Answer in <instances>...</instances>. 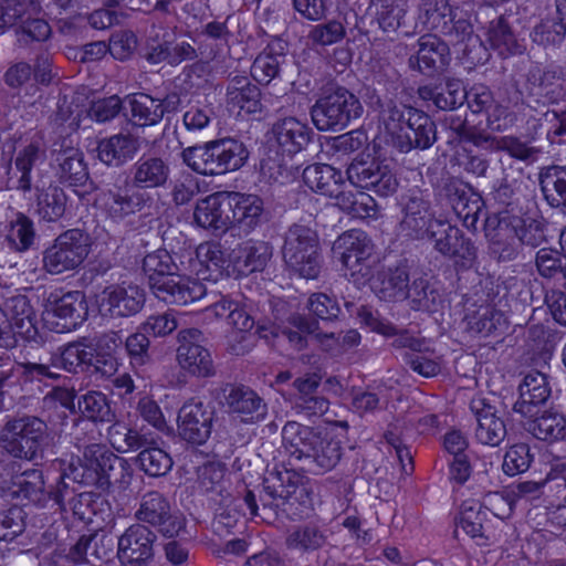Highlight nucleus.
Wrapping results in <instances>:
<instances>
[{
  "label": "nucleus",
  "instance_id": "obj_24",
  "mask_svg": "<svg viewBox=\"0 0 566 566\" xmlns=\"http://www.w3.org/2000/svg\"><path fill=\"white\" fill-rule=\"evenodd\" d=\"M145 293L137 285H111L102 293L101 307H106L111 316L128 317L144 306Z\"/></svg>",
  "mask_w": 566,
  "mask_h": 566
},
{
  "label": "nucleus",
  "instance_id": "obj_38",
  "mask_svg": "<svg viewBox=\"0 0 566 566\" xmlns=\"http://www.w3.org/2000/svg\"><path fill=\"white\" fill-rule=\"evenodd\" d=\"M108 542L105 535L97 532L82 534L69 549L66 558L74 564H96L109 555Z\"/></svg>",
  "mask_w": 566,
  "mask_h": 566
},
{
  "label": "nucleus",
  "instance_id": "obj_12",
  "mask_svg": "<svg viewBox=\"0 0 566 566\" xmlns=\"http://www.w3.org/2000/svg\"><path fill=\"white\" fill-rule=\"evenodd\" d=\"M434 193L437 201L450 207L467 229H476L484 202L469 184L459 178L448 177L441 180Z\"/></svg>",
  "mask_w": 566,
  "mask_h": 566
},
{
  "label": "nucleus",
  "instance_id": "obj_41",
  "mask_svg": "<svg viewBox=\"0 0 566 566\" xmlns=\"http://www.w3.org/2000/svg\"><path fill=\"white\" fill-rule=\"evenodd\" d=\"M303 180L313 191L327 197H333L344 185L342 171L327 164L307 166L303 171Z\"/></svg>",
  "mask_w": 566,
  "mask_h": 566
},
{
  "label": "nucleus",
  "instance_id": "obj_55",
  "mask_svg": "<svg viewBox=\"0 0 566 566\" xmlns=\"http://www.w3.org/2000/svg\"><path fill=\"white\" fill-rule=\"evenodd\" d=\"M77 408L83 417L92 421L111 422L115 417L106 396L99 391H88L80 396Z\"/></svg>",
  "mask_w": 566,
  "mask_h": 566
},
{
  "label": "nucleus",
  "instance_id": "obj_1",
  "mask_svg": "<svg viewBox=\"0 0 566 566\" xmlns=\"http://www.w3.org/2000/svg\"><path fill=\"white\" fill-rule=\"evenodd\" d=\"M122 344L117 332H107L95 338L81 337L56 348L51 365L71 374L87 371L111 377L117 371L116 352Z\"/></svg>",
  "mask_w": 566,
  "mask_h": 566
},
{
  "label": "nucleus",
  "instance_id": "obj_3",
  "mask_svg": "<svg viewBox=\"0 0 566 566\" xmlns=\"http://www.w3.org/2000/svg\"><path fill=\"white\" fill-rule=\"evenodd\" d=\"M282 441L290 455V464L314 474L332 470L342 457L339 441L296 421L285 423Z\"/></svg>",
  "mask_w": 566,
  "mask_h": 566
},
{
  "label": "nucleus",
  "instance_id": "obj_45",
  "mask_svg": "<svg viewBox=\"0 0 566 566\" xmlns=\"http://www.w3.org/2000/svg\"><path fill=\"white\" fill-rule=\"evenodd\" d=\"M528 81L553 103L566 96V73L560 67H536L530 72Z\"/></svg>",
  "mask_w": 566,
  "mask_h": 566
},
{
  "label": "nucleus",
  "instance_id": "obj_58",
  "mask_svg": "<svg viewBox=\"0 0 566 566\" xmlns=\"http://www.w3.org/2000/svg\"><path fill=\"white\" fill-rule=\"evenodd\" d=\"M493 150L506 151L512 158L524 163L525 165L534 164L541 149L521 140L515 136H503L493 142Z\"/></svg>",
  "mask_w": 566,
  "mask_h": 566
},
{
  "label": "nucleus",
  "instance_id": "obj_32",
  "mask_svg": "<svg viewBox=\"0 0 566 566\" xmlns=\"http://www.w3.org/2000/svg\"><path fill=\"white\" fill-rule=\"evenodd\" d=\"M4 306L11 323L13 337L35 342L39 336L36 314L25 295H14L6 300Z\"/></svg>",
  "mask_w": 566,
  "mask_h": 566
},
{
  "label": "nucleus",
  "instance_id": "obj_48",
  "mask_svg": "<svg viewBox=\"0 0 566 566\" xmlns=\"http://www.w3.org/2000/svg\"><path fill=\"white\" fill-rule=\"evenodd\" d=\"M177 359L182 369L197 377L213 375L211 355L199 344H186L177 349Z\"/></svg>",
  "mask_w": 566,
  "mask_h": 566
},
{
  "label": "nucleus",
  "instance_id": "obj_61",
  "mask_svg": "<svg viewBox=\"0 0 566 566\" xmlns=\"http://www.w3.org/2000/svg\"><path fill=\"white\" fill-rule=\"evenodd\" d=\"M490 511L480 503H464L458 528H462L471 537H482L484 522Z\"/></svg>",
  "mask_w": 566,
  "mask_h": 566
},
{
  "label": "nucleus",
  "instance_id": "obj_47",
  "mask_svg": "<svg viewBox=\"0 0 566 566\" xmlns=\"http://www.w3.org/2000/svg\"><path fill=\"white\" fill-rule=\"evenodd\" d=\"M327 542L326 530L307 523L298 525L289 532L285 545L291 551L300 553L314 552L322 548Z\"/></svg>",
  "mask_w": 566,
  "mask_h": 566
},
{
  "label": "nucleus",
  "instance_id": "obj_18",
  "mask_svg": "<svg viewBox=\"0 0 566 566\" xmlns=\"http://www.w3.org/2000/svg\"><path fill=\"white\" fill-rule=\"evenodd\" d=\"M213 418V408L201 401L186 402L178 413L180 438L189 443L203 444L211 434Z\"/></svg>",
  "mask_w": 566,
  "mask_h": 566
},
{
  "label": "nucleus",
  "instance_id": "obj_5",
  "mask_svg": "<svg viewBox=\"0 0 566 566\" xmlns=\"http://www.w3.org/2000/svg\"><path fill=\"white\" fill-rule=\"evenodd\" d=\"M143 271L151 293L169 305H188L201 300L207 289L199 280L179 274V265L165 249L148 253Z\"/></svg>",
  "mask_w": 566,
  "mask_h": 566
},
{
  "label": "nucleus",
  "instance_id": "obj_46",
  "mask_svg": "<svg viewBox=\"0 0 566 566\" xmlns=\"http://www.w3.org/2000/svg\"><path fill=\"white\" fill-rule=\"evenodd\" d=\"M273 248L265 241H248L235 252L234 263L242 273L262 271L272 258Z\"/></svg>",
  "mask_w": 566,
  "mask_h": 566
},
{
  "label": "nucleus",
  "instance_id": "obj_64",
  "mask_svg": "<svg viewBox=\"0 0 566 566\" xmlns=\"http://www.w3.org/2000/svg\"><path fill=\"white\" fill-rule=\"evenodd\" d=\"M379 8L376 12V19L379 28L387 33L396 32L401 20L406 15V10L397 0H378Z\"/></svg>",
  "mask_w": 566,
  "mask_h": 566
},
{
  "label": "nucleus",
  "instance_id": "obj_4",
  "mask_svg": "<svg viewBox=\"0 0 566 566\" xmlns=\"http://www.w3.org/2000/svg\"><path fill=\"white\" fill-rule=\"evenodd\" d=\"M375 104L381 108L382 123L399 153L427 150L437 142V125L426 112L391 99L384 103L379 94Z\"/></svg>",
  "mask_w": 566,
  "mask_h": 566
},
{
  "label": "nucleus",
  "instance_id": "obj_16",
  "mask_svg": "<svg viewBox=\"0 0 566 566\" xmlns=\"http://www.w3.org/2000/svg\"><path fill=\"white\" fill-rule=\"evenodd\" d=\"M45 312L48 317L52 315L57 319L56 322L45 319L51 329L65 333L75 329L87 318L88 306L81 291H71L61 296L52 293L46 300Z\"/></svg>",
  "mask_w": 566,
  "mask_h": 566
},
{
  "label": "nucleus",
  "instance_id": "obj_6",
  "mask_svg": "<svg viewBox=\"0 0 566 566\" xmlns=\"http://www.w3.org/2000/svg\"><path fill=\"white\" fill-rule=\"evenodd\" d=\"M249 157L242 142L222 138L202 146L187 147L181 153L182 163L203 176H218L241 168Z\"/></svg>",
  "mask_w": 566,
  "mask_h": 566
},
{
  "label": "nucleus",
  "instance_id": "obj_11",
  "mask_svg": "<svg viewBox=\"0 0 566 566\" xmlns=\"http://www.w3.org/2000/svg\"><path fill=\"white\" fill-rule=\"evenodd\" d=\"M88 237L82 230H67L43 252V268L55 275L73 271L88 255Z\"/></svg>",
  "mask_w": 566,
  "mask_h": 566
},
{
  "label": "nucleus",
  "instance_id": "obj_53",
  "mask_svg": "<svg viewBox=\"0 0 566 566\" xmlns=\"http://www.w3.org/2000/svg\"><path fill=\"white\" fill-rule=\"evenodd\" d=\"M12 494L30 500L33 503H44L46 491L43 473L40 470H27L13 479Z\"/></svg>",
  "mask_w": 566,
  "mask_h": 566
},
{
  "label": "nucleus",
  "instance_id": "obj_57",
  "mask_svg": "<svg viewBox=\"0 0 566 566\" xmlns=\"http://www.w3.org/2000/svg\"><path fill=\"white\" fill-rule=\"evenodd\" d=\"M462 232L444 220L434 221L424 238L434 243V249L444 256L454 253V247Z\"/></svg>",
  "mask_w": 566,
  "mask_h": 566
},
{
  "label": "nucleus",
  "instance_id": "obj_29",
  "mask_svg": "<svg viewBox=\"0 0 566 566\" xmlns=\"http://www.w3.org/2000/svg\"><path fill=\"white\" fill-rule=\"evenodd\" d=\"M484 231L491 254L499 262L513 261L517 258L520 244L512 235L507 222L501 217V213L490 214L485 219Z\"/></svg>",
  "mask_w": 566,
  "mask_h": 566
},
{
  "label": "nucleus",
  "instance_id": "obj_42",
  "mask_svg": "<svg viewBox=\"0 0 566 566\" xmlns=\"http://www.w3.org/2000/svg\"><path fill=\"white\" fill-rule=\"evenodd\" d=\"M538 182L542 193L551 207H566V167L551 165L541 168Z\"/></svg>",
  "mask_w": 566,
  "mask_h": 566
},
{
  "label": "nucleus",
  "instance_id": "obj_22",
  "mask_svg": "<svg viewBox=\"0 0 566 566\" xmlns=\"http://www.w3.org/2000/svg\"><path fill=\"white\" fill-rule=\"evenodd\" d=\"M430 200L420 191L408 197L403 207V218L400 222L401 231L413 239H424L434 221Z\"/></svg>",
  "mask_w": 566,
  "mask_h": 566
},
{
  "label": "nucleus",
  "instance_id": "obj_8",
  "mask_svg": "<svg viewBox=\"0 0 566 566\" xmlns=\"http://www.w3.org/2000/svg\"><path fill=\"white\" fill-rule=\"evenodd\" d=\"M282 258L287 269L300 277L316 280L323 265L317 232L301 223L290 226L284 234Z\"/></svg>",
  "mask_w": 566,
  "mask_h": 566
},
{
  "label": "nucleus",
  "instance_id": "obj_7",
  "mask_svg": "<svg viewBox=\"0 0 566 566\" xmlns=\"http://www.w3.org/2000/svg\"><path fill=\"white\" fill-rule=\"evenodd\" d=\"M49 442L48 424L34 416L12 418L0 430V450L17 459L42 460Z\"/></svg>",
  "mask_w": 566,
  "mask_h": 566
},
{
  "label": "nucleus",
  "instance_id": "obj_31",
  "mask_svg": "<svg viewBox=\"0 0 566 566\" xmlns=\"http://www.w3.org/2000/svg\"><path fill=\"white\" fill-rule=\"evenodd\" d=\"M274 139L282 153L295 155L310 145L314 133L306 124L296 117H285L272 126Z\"/></svg>",
  "mask_w": 566,
  "mask_h": 566
},
{
  "label": "nucleus",
  "instance_id": "obj_39",
  "mask_svg": "<svg viewBox=\"0 0 566 566\" xmlns=\"http://www.w3.org/2000/svg\"><path fill=\"white\" fill-rule=\"evenodd\" d=\"M418 96L422 101H432L436 107L441 111H452L464 103L467 90L460 80L448 78L441 87L420 86Z\"/></svg>",
  "mask_w": 566,
  "mask_h": 566
},
{
  "label": "nucleus",
  "instance_id": "obj_14",
  "mask_svg": "<svg viewBox=\"0 0 566 566\" xmlns=\"http://www.w3.org/2000/svg\"><path fill=\"white\" fill-rule=\"evenodd\" d=\"M349 182L358 188L389 197L398 189V179L390 167L375 158L357 156L346 170Z\"/></svg>",
  "mask_w": 566,
  "mask_h": 566
},
{
  "label": "nucleus",
  "instance_id": "obj_26",
  "mask_svg": "<svg viewBox=\"0 0 566 566\" xmlns=\"http://www.w3.org/2000/svg\"><path fill=\"white\" fill-rule=\"evenodd\" d=\"M95 453H97L99 460V463L95 464L99 468L101 489L105 490L111 486L126 489L133 475L128 461L106 450L101 444H93V451H88L90 457H95Z\"/></svg>",
  "mask_w": 566,
  "mask_h": 566
},
{
  "label": "nucleus",
  "instance_id": "obj_35",
  "mask_svg": "<svg viewBox=\"0 0 566 566\" xmlns=\"http://www.w3.org/2000/svg\"><path fill=\"white\" fill-rule=\"evenodd\" d=\"M46 160V145L43 138L34 137L17 153L14 165L20 172L17 189L29 192L32 189V169Z\"/></svg>",
  "mask_w": 566,
  "mask_h": 566
},
{
  "label": "nucleus",
  "instance_id": "obj_51",
  "mask_svg": "<svg viewBox=\"0 0 566 566\" xmlns=\"http://www.w3.org/2000/svg\"><path fill=\"white\" fill-rule=\"evenodd\" d=\"M126 102L130 108L132 119L140 127L154 126L163 119V109H159V98L138 93L128 95Z\"/></svg>",
  "mask_w": 566,
  "mask_h": 566
},
{
  "label": "nucleus",
  "instance_id": "obj_17",
  "mask_svg": "<svg viewBox=\"0 0 566 566\" xmlns=\"http://www.w3.org/2000/svg\"><path fill=\"white\" fill-rule=\"evenodd\" d=\"M470 408L476 420V440L490 447L500 446L507 434L503 410L483 397L473 398Z\"/></svg>",
  "mask_w": 566,
  "mask_h": 566
},
{
  "label": "nucleus",
  "instance_id": "obj_52",
  "mask_svg": "<svg viewBox=\"0 0 566 566\" xmlns=\"http://www.w3.org/2000/svg\"><path fill=\"white\" fill-rule=\"evenodd\" d=\"M527 430L538 440H566V418L557 412H544L539 417L536 415L530 421Z\"/></svg>",
  "mask_w": 566,
  "mask_h": 566
},
{
  "label": "nucleus",
  "instance_id": "obj_59",
  "mask_svg": "<svg viewBox=\"0 0 566 566\" xmlns=\"http://www.w3.org/2000/svg\"><path fill=\"white\" fill-rule=\"evenodd\" d=\"M421 10L426 27L440 33L457 8L450 4V0H424Z\"/></svg>",
  "mask_w": 566,
  "mask_h": 566
},
{
  "label": "nucleus",
  "instance_id": "obj_50",
  "mask_svg": "<svg viewBox=\"0 0 566 566\" xmlns=\"http://www.w3.org/2000/svg\"><path fill=\"white\" fill-rule=\"evenodd\" d=\"M67 206V197L62 188L50 185L48 188L38 189L36 193V213L48 222L60 220Z\"/></svg>",
  "mask_w": 566,
  "mask_h": 566
},
{
  "label": "nucleus",
  "instance_id": "obj_36",
  "mask_svg": "<svg viewBox=\"0 0 566 566\" xmlns=\"http://www.w3.org/2000/svg\"><path fill=\"white\" fill-rule=\"evenodd\" d=\"M227 102L249 114L261 113L263 109L261 91L247 76L235 75L229 80Z\"/></svg>",
  "mask_w": 566,
  "mask_h": 566
},
{
  "label": "nucleus",
  "instance_id": "obj_25",
  "mask_svg": "<svg viewBox=\"0 0 566 566\" xmlns=\"http://www.w3.org/2000/svg\"><path fill=\"white\" fill-rule=\"evenodd\" d=\"M103 208L107 217L115 222L140 212L150 201V197L140 191H132L128 188L116 187L102 196Z\"/></svg>",
  "mask_w": 566,
  "mask_h": 566
},
{
  "label": "nucleus",
  "instance_id": "obj_33",
  "mask_svg": "<svg viewBox=\"0 0 566 566\" xmlns=\"http://www.w3.org/2000/svg\"><path fill=\"white\" fill-rule=\"evenodd\" d=\"M232 224L254 230L268 220L264 201L256 195L230 192Z\"/></svg>",
  "mask_w": 566,
  "mask_h": 566
},
{
  "label": "nucleus",
  "instance_id": "obj_15",
  "mask_svg": "<svg viewBox=\"0 0 566 566\" xmlns=\"http://www.w3.org/2000/svg\"><path fill=\"white\" fill-rule=\"evenodd\" d=\"M156 533L144 524H132L117 541L122 566H151L155 560Z\"/></svg>",
  "mask_w": 566,
  "mask_h": 566
},
{
  "label": "nucleus",
  "instance_id": "obj_62",
  "mask_svg": "<svg viewBox=\"0 0 566 566\" xmlns=\"http://www.w3.org/2000/svg\"><path fill=\"white\" fill-rule=\"evenodd\" d=\"M534 455L531 453V448L526 443H515L511 446L503 458L502 469L507 475L514 476L526 472L532 462Z\"/></svg>",
  "mask_w": 566,
  "mask_h": 566
},
{
  "label": "nucleus",
  "instance_id": "obj_40",
  "mask_svg": "<svg viewBox=\"0 0 566 566\" xmlns=\"http://www.w3.org/2000/svg\"><path fill=\"white\" fill-rule=\"evenodd\" d=\"M52 365L38 363H0V410L3 409L4 388L11 386L14 381V371L24 377L27 380L41 381L44 378L56 379L59 374L51 370Z\"/></svg>",
  "mask_w": 566,
  "mask_h": 566
},
{
  "label": "nucleus",
  "instance_id": "obj_23",
  "mask_svg": "<svg viewBox=\"0 0 566 566\" xmlns=\"http://www.w3.org/2000/svg\"><path fill=\"white\" fill-rule=\"evenodd\" d=\"M142 148L140 137L120 132L97 143V158L108 167L118 168L135 158Z\"/></svg>",
  "mask_w": 566,
  "mask_h": 566
},
{
  "label": "nucleus",
  "instance_id": "obj_13",
  "mask_svg": "<svg viewBox=\"0 0 566 566\" xmlns=\"http://www.w3.org/2000/svg\"><path fill=\"white\" fill-rule=\"evenodd\" d=\"M134 517L137 524L153 527L168 538L177 536L185 526L169 500L158 491H147L139 496Z\"/></svg>",
  "mask_w": 566,
  "mask_h": 566
},
{
  "label": "nucleus",
  "instance_id": "obj_27",
  "mask_svg": "<svg viewBox=\"0 0 566 566\" xmlns=\"http://www.w3.org/2000/svg\"><path fill=\"white\" fill-rule=\"evenodd\" d=\"M170 174L167 159L155 155H143L132 166V185L139 190L165 188Z\"/></svg>",
  "mask_w": 566,
  "mask_h": 566
},
{
  "label": "nucleus",
  "instance_id": "obj_37",
  "mask_svg": "<svg viewBox=\"0 0 566 566\" xmlns=\"http://www.w3.org/2000/svg\"><path fill=\"white\" fill-rule=\"evenodd\" d=\"M286 43L281 39L272 40L251 66L253 78L261 84H269L275 78L285 62Z\"/></svg>",
  "mask_w": 566,
  "mask_h": 566
},
{
  "label": "nucleus",
  "instance_id": "obj_30",
  "mask_svg": "<svg viewBox=\"0 0 566 566\" xmlns=\"http://www.w3.org/2000/svg\"><path fill=\"white\" fill-rule=\"evenodd\" d=\"M223 396L229 409L240 415L245 422H259L266 416V403L248 387L227 385L223 388Z\"/></svg>",
  "mask_w": 566,
  "mask_h": 566
},
{
  "label": "nucleus",
  "instance_id": "obj_2",
  "mask_svg": "<svg viewBox=\"0 0 566 566\" xmlns=\"http://www.w3.org/2000/svg\"><path fill=\"white\" fill-rule=\"evenodd\" d=\"M262 485L260 502L263 520L276 516L277 509L294 518L308 517L314 510L313 492L294 468L275 465L266 470Z\"/></svg>",
  "mask_w": 566,
  "mask_h": 566
},
{
  "label": "nucleus",
  "instance_id": "obj_54",
  "mask_svg": "<svg viewBox=\"0 0 566 566\" xmlns=\"http://www.w3.org/2000/svg\"><path fill=\"white\" fill-rule=\"evenodd\" d=\"M410 308L413 311L436 312L441 301L439 292L422 276L415 277L408 286Z\"/></svg>",
  "mask_w": 566,
  "mask_h": 566
},
{
  "label": "nucleus",
  "instance_id": "obj_9",
  "mask_svg": "<svg viewBox=\"0 0 566 566\" xmlns=\"http://www.w3.org/2000/svg\"><path fill=\"white\" fill-rule=\"evenodd\" d=\"M359 98L345 87H336L319 97L311 108L313 124L318 130L339 132L363 114Z\"/></svg>",
  "mask_w": 566,
  "mask_h": 566
},
{
  "label": "nucleus",
  "instance_id": "obj_20",
  "mask_svg": "<svg viewBox=\"0 0 566 566\" xmlns=\"http://www.w3.org/2000/svg\"><path fill=\"white\" fill-rule=\"evenodd\" d=\"M450 62V49L447 42L436 34H426L418 40V51L408 60L412 70L431 76L446 70Z\"/></svg>",
  "mask_w": 566,
  "mask_h": 566
},
{
  "label": "nucleus",
  "instance_id": "obj_34",
  "mask_svg": "<svg viewBox=\"0 0 566 566\" xmlns=\"http://www.w3.org/2000/svg\"><path fill=\"white\" fill-rule=\"evenodd\" d=\"M3 241L15 253H25L36 242L38 233L34 221L23 212H15L4 224Z\"/></svg>",
  "mask_w": 566,
  "mask_h": 566
},
{
  "label": "nucleus",
  "instance_id": "obj_49",
  "mask_svg": "<svg viewBox=\"0 0 566 566\" xmlns=\"http://www.w3.org/2000/svg\"><path fill=\"white\" fill-rule=\"evenodd\" d=\"M486 35L491 48L497 51L502 56L522 52V46L507 18L504 15H500L490 22Z\"/></svg>",
  "mask_w": 566,
  "mask_h": 566
},
{
  "label": "nucleus",
  "instance_id": "obj_10",
  "mask_svg": "<svg viewBox=\"0 0 566 566\" xmlns=\"http://www.w3.org/2000/svg\"><path fill=\"white\" fill-rule=\"evenodd\" d=\"M335 250H342L340 261L355 284L371 283L379 259L365 232L350 230L343 233L335 242Z\"/></svg>",
  "mask_w": 566,
  "mask_h": 566
},
{
  "label": "nucleus",
  "instance_id": "obj_63",
  "mask_svg": "<svg viewBox=\"0 0 566 566\" xmlns=\"http://www.w3.org/2000/svg\"><path fill=\"white\" fill-rule=\"evenodd\" d=\"M440 34L451 44H461L473 38L474 28L468 14L457 8Z\"/></svg>",
  "mask_w": 566,
  "mask_h": 566
},
{
  "label": "nucleus",
  "instance_id": "obj_21",
  "mask_svg": "<svg viewBox=\"0 0 566 566\" xmlns=\"http://www.w3.org/2000/svg\"><path fill=\"white\" fill-rule=\"evenodd\" d=\"M193 220L203 229L226 232L232 224L230 192H216L200 199Z\"/></svg>",
  "mask_w": 566,
  "mask_h": 566
},
{
  "label": "nucleus",
  "instance_id": "obj_44",
  "mask_svg": "<svg viewBox=\"0 0 566 566\" xmlns=\"http://www.w3.org/2000/svg\"><path fill=\"white\" fill-rule=\"evenodd\" d=\"M56 176L60 182L71 187L82 186L88 179L84 156L74 148H67L56 155Z\"/></svg>",
  "mask_w": 566,
  "mask_h": 566
},
{
  "label": "nucleus",
  "instance_id": "obj_43",
  "mask_svg": "<svg viewBox=\"0 0 566 566\" xmlns=\"http://www.w3.org/2000/svg\"><path fill=\"white\" fill-rule=\"evenodd\" d=\"M507 228L520 245L538 248L546 242L543 224L534 218L501 212Z\"/></svg>",
  "mask_w": 566,
  "mask_h": 566
},
{
  "label": "nucleus",
  "instance_id": "obj_60",
  "mask_svg": "<svg viewBox=\"0 0 566 566\" xmlns=\"http://www.w3.org/2000/svg\"><path fill=\"white\" fill-rule=\"evenodd\" d=\"M535 265L542 277L555 279L560 274L565 280L564 287L566 289V258L563 251L558 252L553 249L538 250Z\"/></svg>",
  "mask_w": 566,
  "mask_h": 566
},
{
  "label": "nucleus",
  "instance_id": "obj_56",
  "mask_svg": "<svg viewBox=\"0 0 566 566\" xmlns=\"http://www.w3.org/2000/svg\"><path fill=\"white\" fill-rule=\"evenodd\" d=\"M136 461L147 475L158 478L166 475L172 468L170 455L157 447H144Z\"/></svg>",
  "mask_w": 566,
  "mask_h": 566
},
{
  "label": "nucleus",
  "instance_id": "obj_28",
  "mask_svg": "<svg viewBox=\"0 0 566 566\" xmlns=\"http://www.w3.org/2000/svg\"><path fill=\"white\" fill-rule=\"evenodd\" d=\"M409 266L401 262L394 268L379 271L371 280L373 292L384 301L399 302L408 297Z\"/></svg>",
  "mask_w": 566,
  "mask_h": 566
},
{
  "label": "nucleus",
  "instance_id": "obj_19",
  "mask_svg": "<svg viewBox=\"0 0 566 566\" xmlns=\"http://www.w3.org/2000/svg\"><path fill=\"white\" fill-rule=\"evenodd\" d=\"M518 399L513 407L514 411L524 417H535L552 395L548 376L535 369L527 371L518 385Z\"/></svg>",
  "mask_w": 566,
  "mask_h": 566
}]
</instances>
